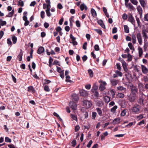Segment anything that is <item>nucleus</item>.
<instances>
[{
	"instance_id": "1",
	"label": "nucleus",
	"mask_w": 148,
	"mask_h": 148,
	"mask_svg": "<svg viewBox=\"0 0 148 148\" xmlns=\"http://www.w3.org/2000/svg\"><path fill=\"white\" fill-rule=\"evenodd\" d=\"M141 106L140 105L136 103L131 108V110L132 112L136 114H138L140 112Z\"/></svg>"
},
{
	"instance_id": "2",
	"label": "nucleus",
	"mask_w": 148,
	"mask_h": 148,
	"mask_svg": "<svg viewBox=\"0 0 148 148\" xmlns=\"http://www.w3.org/2000/svg\"><path fill=\"white\" fill-rule=\"evenodd\" d=\"M128 21L135 26L136 23L135 21L132 14L130 13L128 15Z\"/></svg>"
},
{
	"instance_id": "3",
	"label": "nucleus",
	"mask_w": 148,
	"mask_h": 148,
	"mask_svg": "<svg viewBox=\"0 0 148 148\" xmlns=\"http://www.w3.org/2000/svg\"><path fill=\"white\" fill-rule=\"evenodd\" d=\"M147 33H148V30H142V34L145 41L147 40L148 38V36Z\"/></svg>"
},
{
	"instance_id": "4",
	"label": "nucleus",
	"mask_w": 148,
	"mask_h": 148,
	"mask_svg": "<svg viewBox=\"0 0 148 148\" xmlns=\"http://www.w3.org/2000/svg\"><path fill=\"white\" fill-rule=\"evenodd\" d=\"M70 108L73 110H76L77 109V105L75 102L70 101L69 103Z\"/></svg>"
},
{
	"instance_id": "5",
	"label": "nucleus",
	"mask_w": 148,
	"mask_h": 148,
	"mask_svg": "<svg viewBox=\"0 0 148 148\" xmlns=\"http://www.w3.org/2000/svg\"><path fill=\"white\" fill-rule=\"evenodd\" d=\"M131 93L132 95H136L138 92V88L136 86L132 85L131 88Z\"/></svg>"
},
{
	"instance_id": "6",
	"label": "nucleus",
	"mask_w": 148,
	"mask_h": 148,
	"mask_svg": "<svg viewBox=\"0 0 148 148\" xmlns=\"http://www.w3.org/2000/svg\"><path fill=\"white\" fill-rule=\"evenodd\" d=\"M136 36L139 45H141L142 44V38L141 34L140 33H138L137 34Z\"/></svg>"
},
{
	"instance_id": "7",
	"label": "nucleus",
	"mask_w": 148,
	"mask_h": 148,
	"mask_svg": "<svg viewBox=\"0 0 148 148\" xmlns=\"http://www.w3.org/2000/svg\"><path fill=\"white\" fill-rule=\"evenodd\" d=\"M106 84L105 82H102L100 84L99 87V89L101 91L104 90L106 88L105 85Z\"/></svg>"
},
{
	"instance_id": "8",
	"label": "nucleus",
	"mask_w": 148,
	"mask_h": 148,
	"mask_svg": "<svg viewBox=\"0 0 148 148\" xmlns=\"http://www.w3.org/2000/svg\"><path fill=\"white\" fill-rule=\"evenodd\" d=\"M141 70L142 73L144 74H147L148 73V69L143 65H141Z\"/></svg>"
},
{
	"instance_id": "9",
	"label": "nucleus",
	"mask_w": 148,
	"mask_h": 148,
	"mask_svg": "<svg viewBox=\"0 0 148 148\" xmlns=\"http://www.w3.org/2000/svg\"><path fill=\"white\" fill-rule=\"evenodd\" d=\"M80 95L83 97H86L88 95V92L82 89L79 90Z\"/></svg>"
},
{
	"instance_id": "10",
	"label": "nucleus",
	"mask_w": 148,
	"mask_h": 148,
	"mask_svg": "<svg viewBox=\"0 0 148 148\" xmlns=\"http://www.w3.org/2000/svg\"><path fill=\"white\" fill-rule=\"evenodd\" d=\"M84 105L86 106L87 107H91L92 106V104L90 102L88 101L84 100L83 101Z\"/></svg>"
},
{
	"instance_id": "11",
	"label": "nucleus",
	"mask_w": 148,
	"mask_h": 148,
	"mask_svg": "<svg viewBox=\"0 0 148 148\" xmlns=\"http://www.w3.org/2000/svg\"><path fill=\"white\" fill-rule=\"evenodd\" d=\"M110 82L112 86H114L118 84L119 81L118 80L113 79H110Z\"/></svg>"
},
{
	"instance_id": "12",
	"label": "nucleus",
	"mask_w": 148,
	"mask_h": 148,
	"mask_svg": "<svg viewBox=\"0 0 148 148\" xmlns=\"http://www.w3.org/2000/svg\"><path fill=\"white\" fill-rule=\"evenodd\" d=\"M141 5L143 9H144L147 5L146 2L145 0H139Z\"/></svg>"
},
{
	"instance_id": "13",
	"label": "nucleus",
	"mask_w": 148,
	"mask_h": 148,
	"mask_svg": "<svg viewBox=\"0 0 148 148\" xmlns=\"http://www.w3.org/2000/svg\"><path fill=\"white\" fill-rule=\"evenodd\" d=\"M144 99L143 98V97H140L137 100V102L140 105L144 106Z\"/></svg>"
},
{
	"instance_id": "14",
	"label": "nucleus",
	"mask_w": 148,
	"mask_h": 148,
	"mask_svg": "<svg viewBox=\"0 0 148 148\" xmlns=\"http://www.w3.org/2000/svg\"><path fill=\"white\" fill-rule=\"evenodd\" d=\"M122 64L124 71L125 72H127L128 70V68L127 66L126 63L124 60H122Z\"/></svg>"
},
{
	"instance_id": "15",
	"label": "nucleus",
	"mask_w": 148,
	"mask_h": 148,
	"mask_svg": "<svg viewBox=\"0 0 148 148\" xmlns=\"http://www.w3.org/2000/svg\"><path fill=\"white\" fill-rule=\"evenodd\" d=\"M27 91L29 92H32L33 93H35L36 92L33 86H30L28 87Z\"/></svg>"
},
{
	"instance_id": "16",
	"label": "nucleus",
	"mask_w": 148,
	"mask_h": 148,
	"mask_svg": "<svg viewBox=\"0 0 148 148\" xmlns=\"http://www.w3.org/2000/svg\"><path fill=\"white\" fill-rule=\"evenodd\" d=\"M118 90L122 91L123 92H125L126 89L125 88L123 87V86H120L117 87Z\"/></svg>"
},
{
	"instance_id": "17",
	"label": "nucleus",
	"mask_w": 148,
	"mask_h": 148,
	"mask_svg": "<svg viewBox=\"0 0 148 148\" xmlns=\"http://www.w3.org/2000/svg\"><path fill=\"white\" fill-rule=\"evenodd\" d=\"M131 36L132 37V42L134 44L136 43V36L133 33L132 34Z\"/></svg>"
},
{
	"instance_id": "18",
	"label": "nucleus",
	"mask_w": 148,
	"mask_h": 148,
	"mask_svg": "<svg viewBox=\"0 0 148 148\" xmlns=\"http://www.w3.org/2000/svg\"><path fill=\"white\" fill-rule=\"evenodd\" d=\"M45 49L43 47H40L37 51V53L39 54H41L44 52Z\"/></svg>"
},
{
	"instance_id": "19",
	"label": "nucleus",
	"mask_w": 148,
	"mask_h": 148,
	"mask_svg": "<svg viewBox=\"0 0 148 148\" xmlns=\"http://www.w3.org/2000/svg\"><path fill=\"white\" fill-rule=\"evenodd\" d=\"M98 23L100 25L103 29H105L106 28L104 24L103 21L102 20H99L97 21Z\"/></svg>"
},
{
	"instance_id": "20",
	"label": "nucleus",
	"mask_w": 148,
	"mask_h": 148,
	"mask_svg": "<svg viewBox=\"0 0 148 148\" xmlns=\"http://www.w3.org/2000/svg\"><path fill=\"white\" fill-rule=\"evenodd\" d=\"M80 8L81 11H83L84 9L85 10H86L87 9V7L84 3L81 4L80 6Z\"/></svg>"
},
{
	"instance_id": "21",
	"label": "nucleus",
	"mask_w": 148,
	"mask_h": 148,
	"mask_svg": "<svg viewBox=\"0 0 148 148\" xmlns=\"http://www.w3.org/2000/svg\"><path fill=\"white\" fill-rule=\"evenodd\" d=\"M138 56L139 57L141 58L143 53V51L142 48L140 47H138Z\"/></svg>"
},
{
	"instance_id": "22",
	"label": "nucleus",
	"mask_w": 148,
	"mask_h": 148,
	"mask_svg": "<svg viewBox=\"0 0 148 148\" xmlns=\"http://www.w3.org/2000/svg\"><path fill=\"white\" fill-rule=\"evenodd\" d=\"M23 55V52L22 50L21 49H20V51L18 56L17 57L19 59V61H21L22 60V58Z\"/></svg>"
},
{
	"instance_id": "23",
	"label": "nucleus",
	"mask_w": 148,
	"mask_h": 148,
	"mask_svg": "<svg viewBox=\"0 0 148 148\" xmlns=\"http://www.w3.org/2000/svg\"><path fill=\"white\" fill-rule=\"evenodd\" d=\"M73 97V101H78L79 98L77 95L76 94H73L72 95Z\"/></svg>"
},
{
	"instance_id": "24",
	"label": "nucleus",
	"mask_w": 148,
	"mask_h": 148,
	"mask_svg": "<svg viewBox=\"0 0 148 148\" xmlns=\"http://www.w3.org/2000/svg\"><path fill=\"white\" fill-rule=\"evenodd\" d=\"M137 9L139 14L141 15L143 13V10L142 8L140 5H138L137 7Z\"/></svg>"
},
{
	"instance_id": "25",
	"label": "nucleus",
	"mask_w": 148,
	"mask_h": 148,
	"mask_svg": "<svg viewBox=\"0 0 148 148\" xmlns=\"http://www.w3.org/2000/svg\"><path fill=\"white\" fill-rule=\"evenodd\" d=\"M136 95H132L131 96L129 97V101L131 102H133L136 99Z\"/></svg>"
},
{
	"instance_id": "26",
	"label": "nucleus",
	"mask_w": 148,
	"mask_h": 148,
	"mask_svg": "<svg viewBox=\"0 0 148 148\" xmlns=\"http://www.w3.org/2000/svg\"><path fill=\"white\" fill-rule=\"evenodd\" d=\"M125 5L126 7L129 8L131 10H133L134 9V7L131 4V3H130L127 4L126 5Z\"/></svg>"
},
{
	"instance_id": "27",
	"label": "nucleus",
	"mask_w": 148,
	"mask_h": 148,
	"mask_svg": "<svg viewBox=\"0 0 148 148\" xmlns=\"http://www.w3.org/2000/svg\"><path fill=\"white\" fill-rule=\"evenodd\" d=\"M104 99L105 103H107L110 101V97L108 96H106L104 97Z\"/></svg>"
},
{
	"instance_id": "28",
	"label": "nucleus",
	"mask_w": 148,
	"mask_h": 148,
	"mask_svg": "<svg viewBox=\"0 0 148 148\" xmlns=\"http://www.w3.org/2000/svg\"><path fill=\"white\" fill-rule=\"evenodd\" d=\"M91 12L93 17H95L97 16V13L94 9L92 8L91 9Z\"/></svg>"
},
{
	"instance_id": "29",
	"label": "nucleus",
	"mask_w": 148,
	"mask_h": 148,
	"mask_svg": "<svg viewBox=\"0 0 148 148\" xmlns=\"http://www.w3.org/2000/svg\"><path fill=\"white\" fill-rule=\"evenodd\" d=\"M96 110L100 116H102L103 113L101 108H96Z\"/></svg>"
},
{
	"instance_id": "30",
	"label": "nucleus",
	"mask_w": 148,
	"mask_h": 148,
	"mask_svg": "<svg viewBox=\"0 0 148 148\" xmlns=\"http://www.w3.org/2000/svg\"><path fill=\"white\" fill-rule=\"evenodd\" d=\"M124 31L126 33H129V28L127 25H125L124 26Z\"/></svg>"
},
{
	"instance_id": "31",
	"label": "nucleus",
	"mask_w": 148,
	"mask_h": 148,
	"mask_svg": "<svg viewBox=\"0 0 148 148\" xmlns=\"http://www.w3.org/2000/svg\"><path fill=\"white\" fill-rule=\"evenodd\" d=\"M14 13V10H13L11 12H10L8 13V15H6V17H11L13 16Z\"/></svg>"
},
{
	"instance_id": "32",
	"label": "nucleus",
	"mask_w": 148,
	"mask_h": 148,
	"mask_svg": "<svg viewBox=\"0 0 148 148\" xmlns=\"http://www.w3.org/2000/svg\"><path fill=\"white\" fill-rule=\"evenodd\" d=\"M93 93L94 96L96 98H98L99 97V92L97 91H91Z\"/></svg>"
},
{
	"instance_id": "33",
	"label": "nucleus",
	"mask_w": 148,
	"mask_h": 148,
	"mask_svg": "<svg viewBox=\"0 0 148 148\" xmlns=\"http://www.w3.org/2000/svg\"><path fill=\"white\" fill-rule=\"evenodd\" d=\"M117 108V106L116 105L115 106L111 109L110 111L111 112L113 113H114L115 112Z\"/></svg>"
},
{
	"instance_id": "34",
	"label": "nucleus",
	"mask_w": 148,
	"mask_h": 148,
	"mask_svg": "<svg viewBox=\"0 0 148 148\" xmlns=\"http://www.w3.org/2000/svg\"><path fill=\"white\" fill-rule=\"evenodd\" d=\"M12 40L13 43L15 44L16 42L17 38L15 36L13 35L12 37Z\"/></svg>"
},
{
	"instance_id": "35",
	"label": "nucleus",
	"mask_w": 148,
	"mask_h": 148,
	"mask_svg": "<svg viewBox=\"0 0 148 148\" xmlns=\"http://www.w3.org/2000/svg\"><path fill=\"white\" fill-rule=\"evenodd\" d=\"M130 2L133 5H137L138 2L137 0H130Z\"/></svg>"
},
{
	"instance_id": "36",
	"label": "nucleus",
	"mask_w": 148,
	"mask_h": 148,
	"mask_svg": "<svg viewBox=\"0 0 148 148\" xmlns=\"http://www.w3.org/2000/svg\"><path fill=\"white\" fill-rule=\"evenodd\" d=\"M128 58L127 61H131L132 59V55L130 54L129 53L127 54Z\"/></svg>"
},
{
	"instance_id": "37",
	"label": "nucleus",
	"mask_w": 148,
	"mask_h": 148,
	"mask_svg": "<svg viewBox=\"0 0 148 148\" xmlns=\"http://www.w3.org/2000/svg\"><path fill=\"white\" fill-rule=\"evenodd\" d=\"M88 72L89 73L90 77H93V73L91 69H89L88 70Z\"/></svg>"
},
{
	"instance_id": "38",
	"label": "nucleus",
	"mask_w": 148,
	"mask_h": 148,
	"mask_svg": "<svg viewBox=\"0 0 148 148\" xmlns=\"http://www.w3.org/2000/svg\"><path fill=\"white\" fill-rule=\"evenodd\" d=\"M98 88V86L96 85H94L91 90V91H97Z\"/></svg>"
},
{
	"instance_id": "39",
	"label": "nucleus",
	"mask_w": 148,
	"mask_h": 148,
	"mask_svg": "<svg viewBox=\"0 0 148 148\" xmlns=\"http://www.w3.org/2000/svg\"><path fill=\"white\" fill-rule=\"evenodd\" d=\"M97 115V113L96 112H92V119H95Z\"/></svg>"
},
{
	"instance_id": "40",
	"label": "nucleus",
	"mask_w": 148,
	"mask_h": 148,
	"mask_svg": "<svg viewBox=\"0 0 148 148\" xmlns=\"http://www.w3.org/2000/svg\"><path fill=\"white\" fill-rule=\"evenodd\" d=\"M128 46L131 50H134V48L133 46L132 45V43L129 42L128 44Z\"/></svg>"
},
{
	"instance_id": "41",
	"label": "nucleus",
	"mask_w": 148,
	"mask_h": 148,
	"mask_svg": "<svg viewBox=\"0 0 148 148\" xmlns=\"http://www.w3.org/2000/svg\"><path fill=\"white\" fill-rule=\"evenodd\" d=\"M103 102L100 101H99L97 103V105L99 107H101L103 105Z\"/></svg>"
},
{
	"instance_id": "42",
	"label": "nucleus",
	"mask_w": 148,
	"mask_h": 148,
	"mask_svg": "<svg viewBox=\"0 0 148 148\" xmlns=\"http://www.w3.org/2000/svg\"><path fill=\"white\" fill-rule=\"evenodd\" d=\"M18 6H20L21 7H23L24 6V3L23 1L20 0L18 2Z\"/></svg>"
},
{
	"instance_id": "43",
	"label": "nucleus",
	"mask_w": 148,
	"mask_h": 148,
	"mask_svg": "<svg viewBox=\"0 0 148 148\" xmlns=\"http://www.w3.org/2000/svg\"><path fill=\"white\" fill-rule=\"evenodd\" d=\"M120 119L119 118H116L114 119L113 120V122L114 124H115L116 123V122L119 123Z\"/></svg>"
},
{
	"instance_id": "44",
	"label": "nucleus",
	"mask_w": 148,
	"mask_h": 148,
	"mask_svg": "<svg viewBox=\"0 0 148 148\" xmlns=\"http://www.w3.org/2000/svg\"><path fill=\"white\" fill-rule=\"evenodd\" d=\"M44 90L46 91L49 92L50 90V89L48 86L45 85L44 87Z\"/></svg>"
},
{
	"instance_id": "45",
	"label": "nucleus",
	"mask_w": 148,
	"mask_h": 148,
	"mask_svg": "<svg viewBox=\"0 0 148 148\" xmlns=\"http://www.w3.org/2000/svg\"><path fill=\"white\" fill-rule=\"evenodd\" d=\"M95 30L97 33H98L99 35H101L102 34V31L101 29H95Z\"/></svg>"
},
{
	"instance_id": "46",
	"label": "nucleus",
	"mask_w": 148,
	"mask_h": 148,
	"mask_svg": "<svg viewBox=\"0 0 148 148\" xmlns=\"http://www.w3.org/2000/svg\"><path fill=\"white\" fill-rule=\"evenodd\" d=\"M136 18L138 24V27L140 26V24L141 23L140 21L139 18L136 16Z\"/></svg>"
},
{
	"instance_id": "47",
	"label": "nucleus",
	"mask_w": 148,
	"mask_h": 148,
	"mask_svg": "<svg viewBox=\"0 0 148 148\" xmlns=\"http://www.w3.org/2000/svg\"><path fill=\"white\" fill-rule=\"evenodd\" d=\"M127 112V110L124 109L122 112L121 114V115L122 116H123L125 115L126 112Z\"/></svg>"
},
{
	"instance_id": "48",
	"label": "nucleus",
	"mask_w": 148,
	"mask_h": 148,
	"mask_svg": "<svg viewBox=\"0 0 148 148\" xmlns=\"http://www.w3.org/2000/svg\"><path fill=\"white\" fill-rule=\"evenodd\" d=\"M71 145L74 147L76 144V141L75 140H73L71 142Z\"/></svg>"
},
{
	"instance_id": "49",
	"label": "nucleus",
	"mask_w": 148,
	"mask_h": 148,
	"mask_svg": "<svg viewBox=\"0 0 148 148\" xmlns=\"http://www.w3.org/2000/svg\"><path fill=\"white\" fill-rule=\"evenodd\" d=\"M45 13L44 11H42L40 12V17L42 19L45 18Z\"/></svg>"
},
{
	"instance_id": "50",
	"label": "nucleus",
	"mask_w": 148,
	"mask_h": 148,
	"mask_svg": "<svg viewBox=\"0 0 148 148\" xmlns=\"http://www.w3.org/2000/svg\"><path fill=\"white\" fill-rule=\"evenodd\" d=\"M5 142L7 143H11V139L7 137H5Z\"/></svg>"
},
{
	"instance_id": "51",
	"label": "nucleus",
	"mask_w": 148,
	"mask_h": 148,
	"mask_svg": "<svg viewBox=\"0 0 148 148\" xmlns=\"http://www.w3.org/2000/svg\"><path fill=\"white\" fill-rule=\"evenodd\" d=\"M143 114H140L137 116V118L138 119V120H139L140 119H143Z\"/></svg>"
},
{
	"instance_id": "52",
	"label": "nucleus",
	"mask_w": 148,
	"mask_h": 148,
	"mask_svg": "<svg viewBox=\"0 0 148 148\" xmlns=\"http://www.w3.org/2000/svg\"><path fill=\"white\" fill-rule=\"evenodd\" d=\"M115 73L119 76L121 77L122 75V73L119 71L117 70L115 71Z\"/></svg>"
},
{
	"instance_id": "53",
	"label": "nucleus",
	"mask_w": 148,
	"mask_h": 148,
	"mask_svg": "<svg viewBox=\"0 0 148 148\" xmlns=\"http://www.w3.org/2000/svg\"><path fill=\"white\" fill-rule=\"evenodd\" d=\"M118 96L120 98H123L124 97V95L122 93H118Z\"/></svg>"
},
{
	"instance_id": "54",
	"label": "nucleus",
	"mask_w": 148,
	"mask_h": 148,
	"mask_svg": "<svg viewBox=\"0 0 148 148\" xmlns=\"http://www.w3.org/2000/svg\"><path fill=\"white\" fill-rule=\"evenodd\" d=\"M71 117L74 120L76 121L77 119V118L76 115L73 114H71Z\"/></svg>"
},
{
	"instance_id": "55",
	"label": "nucleus",
	"mask_w": 148,
	"mask_h": 148,
	"mask_svg": "<svg viewBox=\"0 0 148 148\" xmlns=\"http://www.w3.org/2000/svg\"><path fill=\"white\" fill-rule=\"evenodd\" d=\"M59 63H60V62L59 61H58L57 60H55L54 61L53 64V65H58V66H60V65L59 64Z\"/></svg>"
},
{
	"instance_id": "56",
	"label": "nucleus",
	"mask_w": 148,
	"mask_h": 148,
	"mask_svg": "<svg viewBox=\"0 0 148 148\" xmlns=\"http://www.w3.org/2000/svg\"><path fill=\"white\" fill-rule=\"evenodd\" d=\"M110 93L111 95H112V98L114 97V96L115 95V92L113 90H111L110 91Z\"/></svg>"
},
{
	"instance_id": "57",
	"label": "nucleus",
	"mask_w": 148,
	"mask_h": 148,
	"mask_svg": "<svg viewBox=\"0 0 148 148\" xmlns=\"http://www.w3.org/2000/svg\"><path fill=\"white\" fill-rule=\"evenodd\" d=\"M127 15L125 13H124L123 14L122 17L123 19L124 20H126L127 18Z\"/></svg>"
},
{
	"instance_id": "58",
	"label": "nucleus",
	"mask_w": 148,
	"mask_h": 148,
	"mask_svg": "<svg viewBox=\"0 0 148 148\" xmlns=\"http://www.w3.org/2000/svg\"><path fill=\"white\" fill-rule=\"evenodd\" d=\"M94 49L95 51H98L99 50V47L98 45H95L94 46Z\"/></svg>"
},
{
	"instance_id": "59",
	"label": "nucleus",
	"mask_w": 148,
	"mask_h": 148,
	"mask_svg": "<svg viewBox=\"0 0 148 148\" xmlns=\"http://www.w3.org/2000/svg\"><path fill=\"white\" fill-rule=\"evenodd\" d=\"M116 66L117 69L119 71H121V67L120 64L119 63H117L116 64Z\"/></svg>"
},
{
	"instance_id": "60",
	"label": "nucleus",
	"mask_w": 148,
	"mask_h": 148,
	"mask_svg": "<svg viewBox=\"0 0 148 148\" xmlns=\"http://www.w3.org/2000/svg\"><path fill=\"white\" fill-rule=\"evenodd\" d=\"M144 20L145 21H148V13L145 15L144 17Z\"/></svg>"
},
{
	"instance_id": "61",
	"label": "nucleus",
	"mask_w": 148,
	"mask_h": 148,
	"mask_svg": "<svg viewBox=\"0 0 148 148\" xmlns=\"http://www.w3.org/2000/svg\"><path fill=\"white\" fill-rule=\"evenodd\" d=\"M44 84H47L50 83L51 82V81L49 80L45 79L44 80Z\"/></svg>"
},
{
	"instance_id": "62",
	"label": "nucleus",
	"mask_w": 148,
	"mask_h": 148,
	"mask_svg": "<svg viewBox=\"0 0 148 148\" xmlns=\"http://www.w3.org/2000/svg\"><path fill=\"white\" fill-rule=\"evenodd\" d=\"M66 81L67 82H71V81L70 79H69L70 78V77L69 75H66Z\"/></svg>"
},
{
	"instance_id": "63",
	"label": "nucleus",
	"mask_w": 148,
	"mask_h": 148,
	"mask_svg": "<svg viewBox=\"0 0 148 148\" xmlns=\"http://www.w3.org/2000/svg\"><path fill=\"white\" fill-rule=\"evenodd\" d=\"M76 24V26L79 27H80L81 26L79 22V21L78 20H77L75 22Z\"/></svg>"
},
{
	"instance_id": "64",
	"label": "nucleus",
	"mask_w": 148,
	"mask_h": 148,
	"mask_svg": "<svg viewBox=\"0 0 148 148\" xmlns=\"http://www.w3.org/2000/svg\"><path fill=\"white\" fill-rule=\"evenodd\" d=\"M87 45V42H85L83 45V48L84 50L86 49V47Z\"/></svg>"
}]
</instances>
